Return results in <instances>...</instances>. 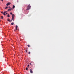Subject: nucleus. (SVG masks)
Segmentation results:
<instances>
[{"label": "nucleus", "mask_w": 74, "mask_h": 74, "mask_svg": "<svg viewBox=\"0 0 74 74\" xmlns=\"http://www.w3.org/2000/svg\"><path fill=\"white\" fill-rule=\"evenodd\" d=\"M8 6H7L6 7V8H5V9H6L8 8Z\"/></svg>", "instance_id": "dca6fc26"}, {"label": "nucleus", "mask_w": 74, "mask_h": 74, "mask_svg": "<svg viewBox=\"0 0 74 74\" xmlns=\"http://www.w3.org/2000/svg\"><path fill=\"white\" fill-rule=\"evenodd\" d=\"M30 54V52H29V54Z\"/></svg>", "instance_id": "412c9836"}, {"label": "nucleus", "mask_w": 74, "mask_h": 74, "mask_svg": "<svg viewBox=\"0 0 74 74\" xmlns=\"http://www.w3.org/2000/svg\"><path fill=\"white\" fill-rule=\"evenodd\" d=\"M29 65H28V67H29Z\"/></svg>", "instance_id": "4be33fe9"}, {"label": "nucleus", "mask_w": 74, "mask_h": 74, "mask_svg": "<svg viewBox=\"0 0 74 74\" xmlns=\"http://www.w3.org/2000/svg\"><path fill=\"white\" fill-rule=\"evenodd\" d=\"M31 8V6H30V4L28 5L27 6V9L26 10V11L29 10V9H30Z\"/></svg>", "instance_id": "f257e3e1"}, {"label": "nucleus", "mask_w": 74, "mask_h": 74, "mask_svg": "<svg viewBox=\"0 0 74 74\" xmlns=\"http://www.w3.org/2000/svg\"><path fill=\"white\" fill-rule=\"evenodd\" d=\"M15 8V6L14 5H13V8L14 9Z\"/></svg>", "instance_id": "1a4fd4ad"}, {"label": "nucleus", "mask_w": 74, "mask_h": 74, "mask_svg": "<svg viewBox=\"0 0 74 74\" xmlns=\"http://www.w3.org/2000/svg\"><path fill=\"white\" fill-rule=\"evenodd\" d=\"M30 72L32 73H33V72L32 69H30Z\"/></svg>", "instance_id": "39448f33"}, {"label": "nucleus", "mask_w": 74, "mask_h": 74, "mask_svg": "<svg viewBox=\"0 0 74 74\" xmlns=\"http://www.w3.org/2000/svg\"><path fill=\"white\" fill-rule=\"evenodd\" d=\"M4 12V13H3V14L4 15H5V13L7 12Z\"/></svg>", "instance_id": "7ed1b4c3"}, {"label": "nucleus", "mask_w": 74, "mask_h": 74, "mask_svg": "<svg viewBox=\"0 0 74 74\" xmlns=\"http://www.w3.org/2000/svg\"><path fill=\"white\" fill-rule=\"evenodd\" d=\"M27 46H28V47H30V45H27Z\"/></svg>", "instance_id": "ddd939ff"}, {"label": "nucleus", "mask_w": 74, "mask_h": 74, "mask_svg": "<svg viewBox=\"0 0 74 74\" xmlns=\"http://www.w3.org/2000/svg\"><path fill=\"white\" fill-rule=\"evenodd\" d=\"M1 1H3V0H1Z\"/></svg>", "instance_id": "5701e85b"}, {"label": "nucleus", "mask_w": 74, "mask_h": 74, "mask_svg": "<svg viewBox=\"0 0 74 74\" xmlns=\"http://www.w3.org/2000/svg\"><path fill=\"white\" fill-rule=\"evenodd\" d=\"M12 20L14 21V18L13 17L12 18Z\"/></svg>", "instance_id": "f8f14e48"}, {"label": "nucleus", "mask_w": 74, "mask_h": 74, "mask_svg": "<svg viewBox=\"0 0 74 74\" xmlns=\"http://www.w3.org/2000/svg\"><path fill=\"white\" fill-rule=\"evenodd\" d=\"M12 20H10V22H12Z\"/></svg>", "instance_id": "2eb2a0df"}, {"label": "nucleus", "mask_w": 74, "mask_h": 74, "mask_svg": "<svg viewBox=\"0 0 74 74\" xmlns=\"http://www.w3.org/2000/svg\"><path fill=\"white\" fill-rule=\"evenodd\" d=\"M12 10V9H9L8 10V11H11Z\"/></svg>", "instance_id": "0eeeda50"}, {"label": "nucleus", "mask_w": 74, "mask_h": 74, "mask_svg": "<svg viewBox=\"0 0 74 74\" xmlns=\"http://www.w3.org/2000/svg\"><path fill=\"white\" fill-rule=\"evenodd\" d=\"M14 23H11V24L12 25H14Z\"/></svg>", "instance_id": "6e6552de"}, {"label": "nucleus", "mask_w": 74, "mask_h": 74, "mask_svg": "<svg viewBox=\"0 0 74 74\" xmlns=\"http://www.w3.org/2000/svg\"><path fill=\"white\" fill-rule=\"evenodd\" d=\"M10 4H11L10 3H7V4H6V5L7 6H8V5H10Z\"/></svg>", "instance_id": "f03ea898"}, {"label": "nucleus", "mask_w": 74, "mask_h": 74, "mask_svg": "<svg viewBox=\"0 0 74 74\" xmlns=\"http://www.w3.org/2000/svg\"><path fill=\"white\" fill-rule=\"evenodd\" d=\"M1 12V13H2V14H3V12Z\"/></svg>", "instance_id": "f3484780"}, {"label": "nucleus", "mask_w": 74, "mask_h": 74, "mask_svg": "<svg viewBox=\"0 0 74 74\" xmlns=\"http://www.w3.org/2000/svg\"><path fill=\"white\" fill-rule=\"evenodd\" d=\"M1 19L3 18V17L2 16H1Z\"/></svg>", "instance_id": "4468645a"}, {"label": "nucleus", "mask_w": 74, "mask_h": 74, "mask_svg": "<svg viewBox=\"0 0 74 74\" xmlns=\"http://www.w3.org/2000/svg\"><path fill=\"white\" fill-rule=\"evenodd\" d=\"M17 28H18V26L17 25H16V30H17Z\"/></svg>", "instance_id": "423d86ee"}, {"label": "nucleus", "mask_w": 74, "mask_h": 74, "mask_svg": "<svg viewBox=\"0 0 74 74\" xmlns=\"http://www.w3.org/2000/svg\"><path fill=\"white\" fill-rule=\"evenodd\" d=\"M10 19H9V18H8V21L10 22Z\"/></svg>", "instance_id": "9b49d317"}, {"label": "nucleus", "mask_w": 74, "mask_h": 74, "mask_svg": "<svg viewBox=\"0 0 74 74\" xmlns=\"http://www.w3.org/2000/svg\"><path fill=\"white\" fill-rule=\"evenodd\" d=\"M14 16H14V14H13L12 15V18H14Z\"/></svg>", "instance_id": "20e7f679"}, {"label": "nucleus", "mask_w": 74, "mask_h": 74, "mask_svg": "<svg viewBox=\"0 0 74 74\" xmlns=\"http://www.w3.org/2000/svg\"><path fill=\"white\" fill-rule=\"evenodd\" d=\"M10 17V16L9 14H8V17Z\"/></svg>", "instance_id": "9d476101"}, {"label": "nucleus", "mask_w": 74, "mask_h": 74, "mask_svg": "<svg viewBox=\"0 0 74 74\" xmlns=\"http://www.w3.org/2000/svg\"><path fill=\"white\" fill-rule=\"evenodd\" d=\"M10 14L11 15H12V13L11 12H10Z\"/></svg>", "instance_id": "aec40b11"}, {"label": "nucleus", "mask_w": 74, "mask_h": 74, "mask_svg": "<svg viewBox=\"0 0 74 74\" xmlns=\"http://www.w3.org/2000/svg\"><path fill=\"white\" fill-rule=\"evenodd\" d=\"M8 14L7 13H6L5 15H6V14Z\"/></svg>", "instance_id": "393cba45"}, {"label": "nucleus", "mask_w": 74, "mask_h": 74, "mask_svg": "<svg viewBox=\"0 0 74 74\" xmlns=\"http://www.w3.org/2000/svg\"><path fill=\"white\" fill-rule=\"evenodd\" d=\"M30 64L31 65L32 64H31V63H30Z\"/></svg>", "instance_id": "a878e982"}, {"label": "nucleus", "mask_w": 74, "mask_h": 74, "mask_svg": "<svg viewBox=\"0 0 74 74\" xmlns=\"http://www.w3.org/2000/svg\"><path fill=\"white\" fill-rule=\"evenodd\" d=\"M25 51H26V53H27V50H26Z\"/></svg>", "instance_id": "6ab92c4d"}, {"label": "nucleus", "mask_w": 74, "mask_h": 74, "mask_svg": "<svg viewBox=\"0 0 74 74\" xmlns=\"http://www.w3.org/2000/svg\"><path fill=\"white\" fill-rule=\"evenodd\" d=\"M9 8H10V6H9Z\"/></svg>", "instance_id": "b1692460"}, {"label": "nucleus", "mask_w": 74, "mask_h": 74, "mask_svg": "<svg viewBox=\"0 0 74 74\" xmlns=\"http://www.w3.org/2000/svg\"><path fill=\"white\" fill-rule=\"evenodd\" d=\"M26 70H28V69L27 68H26Z\"/></svg>", "instance_id": "a211bd4d"}]
</instances>
